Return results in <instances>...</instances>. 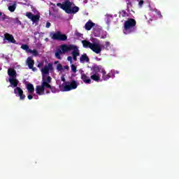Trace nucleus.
<instances>
[{
  "mask_svg": "<svg viewBox=\"0 0 179 179\" xmlns=\"http://www.w3.org/2000/svg\"><path fill=\"white\" fill-rule=\"evenodd\" d=\"M136 30V21L132 18L128 19L124 24V34H131Z\"/></svg>",
  "mask_w": 179,
  "mask_h": 179,
  "instance_id": "1a4fd4ad",
  "label": "nucleus"
},
{
  "mask_svg": "<svg viewBox=\"0 0 179 179\" xmlns=\"http://www.w3.org/2000/svg\"><path fill=\"white\" fill-rule=\"evenodd\" d=\"M83 3H87V0H84Z\"/></svg>",
  "mask_w": 179,
  "mask_h": 179,
  "instance_id": "2f4dec72",
  "label": "nucleus"
},
{
  "mask_svg": "<svg viewBox=\"0 0 179 179\" xmlns=\"http://www.w3.org/2000/svg\"><path fill=\"white\" fill-rule=\"evenodd\" d=\"M0 71H2V68L0 67Z\"/></svg>",
  "mask_w": 179,
  "mask_h": 179,
  "instance_id": "4c0bfd02",
  "label": "nucleus"
},
{
  "mask_svg": "<svg viewBox=\"0 0 179 179\" xmlns=\"http://www.w3.org/2000/svg\"><path fill=\"white\" fill-rule=\"evenodd\" d=\"M99 37L100 38H107V31L103 30Z\"/></svg>",
  "mask_w": 179,
  "mask_h": 179,
  "instance_id": "b1692460",
  "label": "nucleus"
},
{
  "mask_svg": "<svg viewBox=\"0 0 179 179\" xmlns=\"http://www.w3.org/2000/svg\"><path fill=\"white\" fill-rule=\"evenodd\" d=\"M148 1H150V0H148Z\"/></svg>",
  "mask_w": 179,
  "mask_h": 179,
  "instance_id": "58836bf2",
  "label": "nucleus"
},
{
  "mask_svg": "<svg viewBox=\"0 0 179 179\" xmlns=\"http://www.w3.org/2000/svg\"><path fill=\"white\" fill-rule=\"evenodd\" d=\"M97 24H96L95 23H94L93 22H92V20H88V22H86L85 25V30H92V27H96Z\"/></svg>",
  "mask_w": 179,
  "mask_h": 179,
  "instance_id": "f3484780",
  "label": "nucleus"
},
{
  "mask_svg": "<svg viewBox=\"0 0 179 179\" xmlns=\"http://www.w3.org/2000/svg\"><path fill=\"white\" fill-rule=\"evenodd\" d=\"M82 44L85 48H90L95 52V54H101L103 50H111V43L106 41L103 45H101L100 40L96 38H91L90 41L87 40L82 41Z\"/></svg>",
  "mask_w": 179,
  "mask_h": 179,
  "instance_id": "7ed1b4c3",
  "label": "nucleus"
},
{
  "mask_svg": "<svg viewBox=\"0 0 179 179\" xmlns=\"http://www.w3.org/2000/svg\"><path fill=\"white\" fill-rule=\"evenodd\" d=\"M61 79L62 82H64V83L59 85L61 92H71V90H75L79 86V83L76 80L65 82V77L64 76L61 77Z\"/></svg>",
  "mask_w": 179,
  "mask_h": 179,
  "instance_id": "0eeeda50",
  "label": "nucleus"
},
{
  "mask_svg": "<svg viewBox=\"0 0 179 179\" xmlns=\"http://www.w3.org/2000/svg\"><path fill=\"white\" fill-rule=\"evenodd\" d=\"M27 64L29 68V69H32L33 71H35V69H33V66L34 65V61L31 57H28L27 59Z\"/></svg>",
  "mask_w": 179,
  "mask_h": 179,
  "instance_id": "6ab92c4d",
  "label": "nucleus"
},
{
  "mask_svg": "<svg viewBox=\"0 0 179 179\" xmlns=\"http://www.w3.org/2000/svg\"><path fill=\"white\" fill-rule=\"evenodd\" d=\"M33 10V12H34V13H36V10Z\"/></svg>",
  "mask_w": 179,
  "mask_h": 179,
  "instance_id": "f704fd0d",
  "label": "nucleus"
},
{
  "mask_svg": "<svg viewBox=\"0 0 179 179\" xmlns=\"http://www.w3.org/2000/svg\"><path fill=\"white\" fill-rule=\"evenodd\" d=\"M120 16H122V17H125V16H128V13L126 10H123L120 12Z\"/></svg>",
  "mask_w": 179,
  "mask_h": 179,
  "instance_id": "393cba45",
  "label": "nucleus"
},
{
  "mask_svg": "<svg viewBox=\"0 0 179 179\" xmlns=\"http://www.w3.org/2000/svg\"><path fill=\"white\" fill-rule=\"evenodd\" d=\"M126 3L127 5V8H131V6H132V3L131 2V0H126Z\"/></svg>",
  "mask_w": 179,
  "mask_h": 179,
  "instance_id": "bb28decb",
  "label": "nucleus"
},
{
  "mask_svg": "<svg viewBox=\"0 0 179 179\" xmlns=\"http://www.w3.org/2000/svg\"><path fill=\"white\" fill-rule=\"evenodd\" d=\"M114 17H117V15L106 13L105 15V18H104V20L106 24L108 25L110 24V23H111V21L113 20V19H114Z\"/></svg>",
  "mask_w": 179,
  "mask_h": 179,
  "instance_id": "4468645a",
  "label": "nucleus"
},
{
  "mask_svg": "<svg viewBox=\"0 0 179 179\" xmlns=\"http://www.w3.org/2000/svg\"><path fill=\"white\" fill-rule=\"evenodd\" d=\"M101 32H103V29H101V27L96 25L93 28L92 34L94 37H100Z\"/></svg>",
  "mask_w": 179,
  "mask_h": 179,
  "instance_id": "f8f14e48",
  "label": "nucleus"
},
{
  "mask_svg": "<svg viewBox=\"0 0 179 179\" xmlns=\"http://www.w3.org/2000/svg\"><path fill=\"white\" fill-rule=\"evenodd\" d=\"M50 26H51V23H50V22H47V23H46V27H47V29H49V27H50Z\"/></svg>",
  "mask_w": 179,
  "mask_h": 179,
  "instance_id": "c756f323",
  "label": "nucleus"
},
{
  "mask_svg": "<svg viewBox=\"0 0 179 179\" xmlns=\"http://www.w3.org/2000/svg\"><path fill=\"white\" fill-rule=\"evenodd\" d=\"M0 16H2V13L0 12Z\"/></svg>",
  "mask_w": 179,
  "mask_h": 179,
  "instance_id": "c9c22d12",
  "label": "nucleus"
},
{
  "mask_svg": "<svg viewBox=\"0 0 179 179\" xmlns=\"http://www.w3.org/2000/svg\"><path fill=\"white\" fill-rule=\"evenodd\" d=\"M68 68H69L68 66H65V69H68Z\"/></svg>",
  "mask_w": 179,
  "mask_h": 179,
  "instance_id": "473e14b6",
  "label": "nucleus"
},
{
  "mask_svg": "<svg viewBox=\"0 0 179 179\" xmlns=\"http://www.w3.org/2000/svg\"><path fill=\"white\" fill-rule=\"evenodd\" d=\"M21 48H22V50H24V51H26V52H27V53L30 52L31 49L29 48L28 45L22 44L21 45Z\"/></svg>",
  "mask_w": 179,
  "mask_h": 179,
  "instance_id": "4be33fe9",
  "label": "nucleus"
},
{
  "mask_svg": "<svg viewBox=\"0 0 179 179\" xmlns=\"http://www.w3.org/2000/svg\"><path fill=\"white\" fill-rule=\"evenodd\" d=\"M57 71H62V65L57 64Z\"/></svg>",
  "mask_w": 179,
  "mask_h": 179,
  "instance_id": "cd10ccee",
  "label": "nucleus"
},
{
  "mask_svg": "<svg viewBox=\"0 0 179 179\" xmlns=\"http://www.w3.org/2000/svg\"><path fill=\"white\" fill-rule=\"evenodd\" d=\"M118 73H120L118 70H111L110 72L106 74V76H108V80L110 79V78L114 79V78H115V75Z\"/></svg>",
  "mask_w": 179,
  "mask_h": 179,
  "instance_id": "a211bd4d",
  "label": "nucleus"
},
{
  "mask_svg": "<svg viewBox=\"0 0 179 179\" xmlns=\"http://www.w3.org/2000/svg\"><path fill=\"white\" fill-rule=\"evenodd\" d=\"M80 62H81V64H85V62H89V57H87V55H82L80 57Z\"/></svg>",
  "mask_w": 179,
  "mask_h": 179,
  "instance_id": "aec40b11",
  "label": "nucleus"
},
{
  "mask_svg": "<svg viewBox=\"0 0 179 179\" xmlns=\"http://www.w3.org/2000/svg\"><path fill=\"white\" fill-rule=\"evenodd\" d=\"M48 41V38H45V41Z\"/></svg>",
  "mask_w": 179,
  "mask_h": 179,
  "instance_id": "e433bc0d",
  "label": "nucleus"
},
{
  "mask_svg": "<svg viewBox=\"0 0 179 179\" xmlns=\"http://www.w3.org/2000/svg\"><path fill=\"white\" fill-rule=\"evenodd\" d=\"M81 79L83 82L85 83V85H90L92 83V79L89 76L85 74V73H81Z\"/></svg>",
  "mask_w": 179,
  "mask_h": 179,
  "instance_id": "2eb2a0df",
  "label": "nucleus"
},
{
  "mask_svg": "<svg viewBox=\"0 0 179 179\" xmlns=\"http://www.w3.org/2000/svg\"><path fill=\"white\" fill-rule=\"evenodd\" d=\"M71 56L67 57V61L70 62V64H73V61L76 62L78 61V57L80 56V50H79V48L73 44H62L59 46V49H58L55 52V57L57 59H61V55L62 54H67V52H70Z\"/></svg>",
  "mask_w": 179,
  "mask_h": 179,
  "instance_id": "f03ea898",
  "label": "nucleus"
},
{
  "mask_svg": "<svg viewBox=\"0 0 179 179\" xmlns=\"http://www.w3.org/2000/svg\"><path fill=\"white\" fill-rule=\"evenodd\" d=\"M150 12L148 15H145V19L148 20V23L153 20H157V19H162L163 15H162V12L155 8H152L151 5H149Z\"/></svg>",
  "mask_w": 179,
  "mask_h": 179,
  "instance_id": "6e6552de",
  "label": "nucleus"
},
{
  "mask_svg": "<svg viewBox=\"0 0 179 179\" xmlns=\"http://www.w3.org/2000/svg\"><path fill=\"white\" fill-rule=\"evenodd\" d=\"M26 89L27 90V99L31 100L34 99L35 100H38V95L34 94V86L31 83L26 84Z\"/></svg>",
  "mask_w": 179,
  "mask_h": 179,
  "instance_id": "9d476101",
  "label": "nucleus"
},
{
  "mask_svg": "<svg viewBox=\"0 0 179 179\" xmlns=\"http://www.w3.org/2000/svg\"><path fill=\"white\" fill-rule=\"evenodd\" d=\"M8 75L9 76L8 82L10 83V87H15L14 89V93L17 97H20V100H24L26 95L23 94V90L20 87H17L19 85V80L16 79L17 73L13 69H8Z\"/></svg>",
  "mask_w": 179,
  "mask_h": 179,
  "instance_id": "20e7f679",
  "label": "nucleus"
},
{
  "mask_svg": "<svg viewBox=\"0 0 179 179\" xmlns=\"http://www.w3.org/2000/svg\"><path fill=\"white\" fill-rule=\"evenodd\" d=\"M90 78L94 82H103V80H108L107 72L101 66H96L93 68L90 73Z\"/></svg>",
  "mask_w": 179,
  "mask_h": 179,
  "instance_id": "39448f33",
  "label": "nucleus"
},
{
  "mask_svg": "<svg viewBox=\"0 0 179 179\" xmlns=\"http://www.w3.org/2000/svg\"><path fill=\"white\" fill-rule=\"evenodd\" d=\"M57 6L64 10L66 13L70 15H75V13L79 12V7L75 6V3L70 0H65L62 3H57Z\"/></svg>",
  "mask_w": 179,
  "mask_h": 179,
  "instance_id": "423d86ee",
  "label": "nucleus"
},
{
  "mask_svg": "<svg viewBox=\"0 0 179 179\" xmlns=\"http://www.w3.org/2000/svg\"><path fill=\"white\" fill-rule=\"evenodd\" d=\"M71 65L72 72L76 73V66H75V64H73L72 63L71 64Z\"/></svg>",
  "mask_w": 179,
  "mask_h": 179,
  "instance_id": "a878e982",
  "label": "nucleus"
},
{
  "mask_svg": "<svg viewBox=\"0 0 179 179\" xmlns=\"http://www.w3.org/2000/svg\"><path fill=\"white\" fill-rule=\"evenodd\" d=\"M48 5H50V6H52V8H54L55 6V4L52 3V2L48 3Z\"/></svg>",
  "mask_w": 179,
  "mask_h": 179,
  "instance_id": "c85d7f7f",
  "label": "nucleus"
},
{
  "mask_svg": "<svg viewBox=\"0 0 179 179\" xmlns=\"http://www.w3.org/2000/svg\"><path fill=\"white\" fill-rule=\"evenodd\" d=\"M29 53L32 54V55H34V57H37V55H38V51H37V50H36V49H34V50L30 49Z\"/></svg>",
  "mask_w": 179,
  "mask_h": 179,
  "instance_id": "5701e85b",
  "label": "nucleus"
},
{
  "mask_svg": "<svg viewBox=\"0 0 179 179\" xmlns=\"http://www.w3.org/2000/svg\"><path fill=\"white\" fill-rule=\"evenodd\" d=\"M41 66H43V63H39L38 64V68H41Z\"/></svg>",
  "mask_w": 179,
  "mask_h": 179,
  "instance_id": "7c9ffc66",
  "label": "nucleus"
},
{
  "mask_svg": "<svg viewBox=\"0 0 179 179\" xmlns=\"http://www.w3.org/2000/svg\"><path fill=\"white\" fill-rule=\"evenodd\" d=\"M96 59H97V61H100V59H99V58H96Z\"/></svg>",
  "mask_w": 179,
  "mask_h": 179,
  "instance_id": "72a5a7b5",
  "label": "nucleus"
},
{
  "mask_svg": "<svg viewBox=\"0 0 179 179\" xmlns=\"http://www.w3.org/2000/svg\"><path fill=\"white\" fill-rule=\"evenodd\" d=\"M50 71H52V64L50 63L41 69L42 82L41 85H37L36 87V93L38 96L48 94V93H50V90L52 93H58V92H59V90L55 88V87H51V85H50L52 80V78L50 77Z\"/></svg>",
  "mask_w": 179,
  "mask_h": 179,
  "instance_id": "f257e3e1",
  "label": "nucleus"
},
{
  "mask_svg": "<svg viewBox=\"0 0 179 179\" xmlns=\"http://www.w3.org/2000/svg\"><path fill=\"white\" fill-rule=\"evenodd\" d=\"M26 16L28 19H30L34 23H36L40 20V16L33 15L31 13H26Z\"/></svg>",
  "mask_w": 179,
  "mask_h": 179,
  "instance_id": "ddd939ff",
  "label": "nucleus"
},
{
  "mask_svg": "<svg viewBox=\"0 0 179 179\" xmlns=\"http://www.w3.org/2000/svg\"><path fill=\"white\" fill-rule=\"evenodd\" d=\"M4 40H7L8 43H12L13 44H17L16 43V40H15V38H13V36L9 34H4Z\"/></svg>",
  "mask_w": 179,
  "mask_h": 179,
  "instance_id": "dca6fc26",
  "label": "nucleus"
},
{
  "mask_svg": "<svg viewBox=\"0 0 179 179\" xmlns=\"http://www.w3.org/2000/svg\"><path fill=\"white\" fill-rule=\"evenodd\" d=\"M50 36L52 40H58V41H66L68 36L63 34L61 31H56L55 32H50Z\"/></svg>",
  "mask_w": 179,
  "mask_h": 179,
  "instance_id": "9b49d317",
  "label": "nucleus"
},
{
  "mask_svg": "<svg viewBox=\"0 0 179 179\" xmlns=\"http://www.w3.org/2000/svg\"><path fill=\"white\" fill-rule=\"evenodd\" d=\"M8 10H10V12H15V10L16 9V2H14L13 3H9L8 5Z\"/></svg>",
  "mask_w": 179,
  "mask_h": 179,
  "instance_id": "412c9836",
  "label": "nucleus"
}]
</instances>
